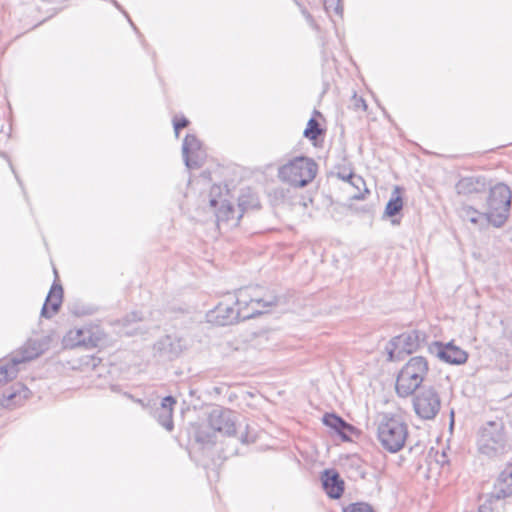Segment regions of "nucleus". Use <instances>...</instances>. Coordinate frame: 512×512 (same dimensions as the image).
Masks as SVG:
<instances>
[{
    "label": "nucleus",
    "mask_w": 512,
    "mask_h": 512,
    "mask_svg": "<svg viewBox=\"0 0 512 512\" xmlns=\"http://www.w3.org/2000/svg\"><path fill=\"white\" fill-rule=\"evenodd\" d=\"M350 107L355 111L365 112L368 108L366 101L363 97L358 96L356 93L353 94L350 100Z\"/></svg>",
    "instance_id": "obj_27"
},
{
    "label": "nucleus",
    "mask_w": 512,
    "mask_h": 512,
    "mask_svg": "<svg viewBox=\"0 0 512 512\" xmlns=\"http://www.w3.org/2000/svg\"><path fill=\"white\" fill-rule=\"evenodd\" d=\"M512 206V190L504 182L491 186L482 215L495 228L503 227L509 219Z\"/></svg>",
    "instance_id": "obj_1"
},
{
    "label": "nucleus",
    "mask_w": 512,
    "mask_h": 512,
    "mask_svg": "<svg viewBox=\"0 0 512 512\" xmlns=\"http://www.w3.org/2000/svg\"><path fill=\"white\" fill-rule=\"evenodd\" d=\"M460 216L462 219L467 220L473 224H478L481 218L485 219V217L482 215V212H479L469 205H464L460 208Z\"/></svg>",
    "instance_id": "obj_23"
},
{
    "label": "nucleus",
    "mask_w": 512,
    "mask_h": 512,
    "mask_svg": "<svg viewBox=\"0 0 512 512\" xmlns=\"http://www.w3.org/2000/svg\"><path fill=\"white\" fill-rule=\"evenodd\" d=\"M413 395L415 413L424 420L434 419L441 408L440 396L436 389L432 386H423Z\"/></svg>",
    "instance_id": "obj_7"
},
{
    "label": "nucleus",
    "mask_w": 512,
    "mask_h": 512,
    "mask_svg": "<svg viewBox=\"0 0 512 512\" xmlns=\"http://www.w3.org/2000/svg\"><path fill=\"white\" fill-rule=\"evenodd\" d=\"M489 427L482 429L478 439V449L481 454L495 457L503 453L505 448L504 434L501 429H496V424L488 423Z\"/></svg>",
    "instance_id": "obj_9"
},
{
    "label": "nucleus",
    "mask_w": 512,
    "mask_h": 512,
    "mask_svg": "<svg viewBox=\"0 0 512 512\" xmlns=\"http://www.w3.org/2000/svg\"><path fill=\"white\" fill-rule=\"evenodd\" d=\"M408 437V425L398 416L383 415L377 428L381 446L390 453L400 451Z\"/></svg>",
    "instance_id": "obj_4"
},
{
    "label": "nucleus",
    "mask_w": 512,
    "mask_h": 512,
    "mask_svg": "<svg viewBox=\"0 0 512 512\" xmlns=\"http://www.w3.org/2000/svg\"><path fill=\"white\" fill-rule=\"evenodd\" d=\"M189 125V120L184 116H175L173 118V126L175 135L178 138L181 129L186 128Z\"/></svg>",
    "instance_id": "obj_29"
},
{
    "label": "nucleus",
    "mask_w": 512,
    "mask_h": 512,
    "mask_svg": "<svg viewBox=\"0 0 512 512\" xmlns=\"http://www.w3.org/2000/svg\"><path fill=\"white\" fill-rule=\"evenodd\" d=\"M27 393H28V390L24 389L23 390V395H21V394H18V395L17 394H11V395H9L8 398H7L6 406H10L9 401L14 399V398H17V397L19 399L17 403L20 404L22 402V400H24L27 397Z\"/></svg>",
    "instance_id": "obj_31"
},
{
    "label": "nucleus",
    "mask_w": 512,
    "mask_h": 512,
    "mask_svg": "<svg viewBox=\"0 0 512 512\" xmlns=\"http://www.w3.org/2000/svg\"><path fill=\"white\" fill-rule=\"evenodd\" d=\"M183 153L186 165L189 168L199 167L205 158V152L202 149L201 143L194 135H187L185 137Z\"/></svg>",
    "instance_id": "obj_13"
},
{
    "label": "nucleus",
    "mask_w": 512,
    "mask_h": 512,
    "mask_svg": "<svg viewBox=\"0 0 512 512\" xmlns=\"http://www.w3.org/2000/svg\"><path fill=\"white\" fill-rule=\"evenodd\" d=\"M302 12H303L304 16H306V18H311L310 13L306 9H304Z\"/></svg>",
    "instance_id": "obj_37"
},
{
    "label": "nucleus",
    "mask_w": 512,
    "mask_h": 512,
    "mask_svg": "<svg viewBox=\"0 0 512 512\" xmlns=\"http://www.w3.org/2000/svg\"><path fill=\"white\" fill-rule=\"evenodd\" d=\"M429 349L432 353H436V355L441 360L449 364H464L468 359V353L460 347L455 346L453 342L443 344L441 342L435 341L432 343Z\"/></svg>",
    "instance_id": "obj_10"
},
{
    "label": "nucleus",
    "mask_w": 512,
    "mask_h": 512,
    "mask_svg": "<svg viewBox=\"0 0 512 512\" xmlns=\"http://www.w3.org/2000/svg\"><path fill=\"white\" fill-rule=\"evenodd\" d=\"M231 454H232V455H238V454H239L238 449H234V450L232 451V453H231Z\"/></svg>",
    "instance_id": "obj_38"
},
{
    "label": "nucleus",
    "mask_w": 512,
    "mask_h": 512,
    "mask_svg": "<svg viewBox=\"0 0 512 512\" xmlns=\"http://www.w3.org/2000/svg\"><path fill=\"white\" fill-rule=\"evenodd\" d=\"M352 186L357 189V192L354 193L351 198L355 200H363L365 198V194L369 193V190L366 188L364 179L354 174V176H350V182Z\"/></svg>",
    "instance_id": "obj_22"
},
{
    "label": "nucleus",
    "mask_w": 512,
    "mask_h": 512,
    "mask_svg": "<svg viewBox=\"0 0 512 512\" xmlns=\"http://www.w3.org/2000/svg\"><path fill=\"white\" fill-rule=\"evenodd\" d=\"M336 11H337V12H339V11L341 12V11H342V7L337 6V7H336Z\"/></svg>",
    "instance_id": "obj_39"
},
{
    "label": "nucleus",
    "mask_w": 512,
    "mask_h": 512,
    "mask_svg": "<svg viewBox=\"0 0 512 512\" xmlns=\"http://www.w3.org/2000/svg\"><path fill=\"white\" fill-rule=\"evenodd\" d=\"M244 212L240 208L235 210L231 204L226 203V223L232 222V226H237Z\"/></svg>",
    "instance_id": "obj_25"
},
{
    "label": "nucleus",
    "mask_w": 512,
    "mask_h": 512,
    "mask_svg": "<svg viewBox=\"0 0 512 512\" xmlns=\"http://www.w3.org/2000/svg\"><path fill=\"white\" fill-rule=\"evenodd\" d=\"M176 404V399L172 396L165 397L161 402V407L164 409V412H174V406Z\"/></svg>",
    "instance_id": "obj_30"
},
{
    "label": "nucleus",
    "mask_w": 512,
    "mask_h": 512,
    "mask_svg": "<svg viewBox=\"0 0 512 512\" xmlns=\"http://www.w3.org/2000/svg\"><path fill=\"white\" fill-rule=\"evenodd\" d=\"M343 512H374L370 504L366 502H356L349 504L343 509Z\"/></svg>",
    "instance_id": "obj_26"
},
{
    "label": "nucleus",
    "mask_w": 512,
    "mask_h": 512,
    "mask_svg": "<svg viewBox=\"0 0 512 512\" xmlns=\"http://www.w3.org/2000/svg\"><path fill=\"white\" fill-rule=\"evenodd\" d=\"M66 345L69 347H96L100 341L97 331L90 327L74 328L69 330L65 337Z\"/></svg>",
    "instance_id": "obj_11"
},
{
    "label": "nucleus",
    "mask_w": 512,
    "mask_h": 512,
    "mask_svg": "<svg viewBox=\"0 0 512 512\" xmlns=\"http://www.w3.org/2000/svg\"><path fill=\"white\" fill-rule=\"evenodd\" d=\"M226 436L229 438L226 447L235 446L237 442L247 444L255 441V436H251L248 432V424L237 422L230 417L226 418Z\"/></svg>",
    "instance_id": "obj_12"
},
{
    "label": "nucleus",
    "mask_w": 512,
    "mask_h": 512,
    "mask_svg": "<svg viewBox=\"0 0 512 512\" xmlns=\"http://www.w3.org/2000/svg\"><path fill=\"white\" fill-rule=\"evenodd\" d=\"M322 420L323 424L336 432L343 441H349V434L355 433L357 430L353 425L335 413H326Z\"/></svg>",
    "instance_id": "obj_15"
},
{
    "label": "nucleus",
    "mask_w": 512,
    "mask_h": 512,
    "mask_svg": "<svg viewBox=\"0 0 512 512\" xmlns=\"http://www.w3.org/2000/svg\"><path fill=\"white\" fill-rule=\"evenodd\" d=\"M63 302V289L60 285H52L42 308V315L52 317L55 315Z\"/></svg>",
    "instance_id": "obj_17"
},
{
    "label": "nucleus",
    "mask_w": 512,
    "mask_h": 512,
    "mask_svg": "<svg viewBox=\"0 0 512 512\" xmlns=\"http://www.w3.org/2000/svg\"><path fill=\"white\" fill-rule=\"evenodd\" d=\"M429 371L428 361L422 356L412 357L400 370L396 379V393L399 397L406 398L413 395L418 389Z\"/></svg>",
    "instance_id": "obj_2"
},
{
    "label": "nucleus",
    "mask_w": 512,
    "mask_h": 512,
    "mask_svg": "<svg viewBox=\"0 0 512 512\" xmlns=\"http://www.w3.org/2000/svg\"><path fill=\"white\" fill-rule=\"evenodd\" d=\"M44 351L42 344L36 341H28L15 354L10 362L0 365V385L14 379L18 373L17 366L21 363L37 358Z\"/></svg>",
    "instance_id": "obj_6"
},
{
    "label": "nucleus",
    "mask_w": 512,
    "mask_h": 512,
    "mask_svg": "<svg viewBox=\"0 0 512 512\" xmlns=\"http://www.w3.org/2000/svg\"><path fill=\"white\" fill-rule=\"evenodd\" d=\"M212 193H215V194L220 196L221 195L220 187H218V186L217 187H213L212 188Z\"/></svg>",
    "instance_id": "obj_35"
},
{
    "label": "nucleus",
    "mask_w": 512,
    "mask_h": 512,
    "mask_svg": "<svg viewBox=\"0 0 512 512\" xmlns=\"http://www.w3.org/2000/svg\"><path fill=\"white\" fill-rule=\"evenodd\" d=\"M254 300L247 289H238L234 292H226V303H233L234 306L226 307V324L233 321L247 320L259 315V309L253 307Z\"/></svg>",
    "instance_id": "obj_5"
},
{
    "label": "nucleus",
    "mask_w": 512,
    "mask_h": 512,
    "mask_svg": "<svg viewBox=\"0 0 512 512\" xmlns=\"http://www.w3.org/2000/svg\"><path fill=\"white\" fill-rule=\"evenodd\" d=\"M260 207V200L256 192L249 187L241 190L238 197V208H240L241 212L257 210Z\"/></svg>",
    "instance_id": "obj_19"
},
{
    "label": "nucleus",
    "mask_w": 512,
    "mask_h": 512,
    "mask_svg": "<svg viewBox=\"0 0 512 512\" xmlns=\"http://www.w3.org/2000/svg\"><path fill=\"white\" fill-rule=\"evenodd\" d=\"M174 412H164V414L159 416V423L167 430L172 431L174 428L173 422Z\"/></svg>",
    "instance_id": "obj_28"
},
{
    "label": "nucleus",
    "mask_w": 512,
    "mask_h": 512,
    "mask_svg": "<svg viewBox=\"0 0 512 512\" xmlns=\"http://www.w3.org/2000/svg\"><path fill=\"white\" fill-rule=\"evenodd\" d=\"M427 334L421 330H410L398 336L393 337L386 350L388 351V359L395 360V351L401 349L407 354H411L422 347L426 343Z\"/></svg>",
    "instance_id": "obj_8"
},
{
    "label": "nucleus",
    "mask_w": 512,
    "mask_h": 512,
    "mask_svg": "<svg viewBox=\"0 0 512 512\" xmlns=\"http://www.w3.org/2000/svg\"><path fill=\"white\" fill-rule=\"evenodd\" d=\"M401 189L396 186L392 192V196L385 207V215L388 217L396 216L403 208V199L400 195Z\"/></svg>",
    "instance_id": "obj_20"
},
{
    "label": "nucleus",
    "mask_w": 512,
    "mask_h": 512,
    "mask_svg": "<svg viewBox=\"0 0 512 512\" xmlns=\"http://www.w3.org/2000/svg\"><path fill=\"white\" fill-rule=\"evenodd\" d=\"M455 189L459 195L482 193L486 190L485 178L480 176L463 177L456 183Z\"/></svg>",
    "instance_id": "obj_16"
},
{
    "label": "nucleus",
    "mask_w": 512,
    "mask_h": 512,
    "mask_svg": "<svg viewBox=\"0 0 512 512\" xmlns=\"http://www.w3.org/2000/svg\"><path fill=\"white\" fill-rule=\"evenodd\" d=\"M343 466L347 477L351 480L364 479L366 476L365 466L358 456L348 457Z\"/></svg>",
    "instance_id": "obj_18"
},
{
    "label": "nucleus",
    "mask_w": 512,
    "mask_h": 512,
    "mask_svg": "<svg viewBox=\"0 0 512 512\" xmlns=\"http://www.w3.org/2000/svg\"><path fill=\"white\" fill-rule=\"evenodd\" d=\"M318 166L308 157L299 156L278 168L277 176L285 183L297 188H303L316 177Z\"/></svg>",
    "instance_id": "obj_3"
},
{
    "label": "nucleus",
    "mask_w": 512,
    "mask_h": 512,
    "mask_svg": "<svg viewBox=\"0 0 512 512\" xmlns=\"http://www.w3.org/2000/svg\"><path fill=\"white\" fill-rule=\"evenodd\" d=\"M217 204H218V201H217L215 198H211V199H210V206H211L212 208L216 207V206H217Z\"/></svg>",
    "instance_id": "obj_34"
},
{
    "label": "nucleus",
    "mask_w": 512,
    "mask_h": 512,
    "mask_svg": "<svg viewBox=\"0 0 512 512\" xmlns=\"http://www.w3.org/2000/svg\"><path fill=\"white\" fill-rule=\"evenodd\" d=\"M321 479L323 488L330 498L339 499L343 495L344 481L336 470H324Z\"/></svg>",
    "instance_id": "obj_14"
},
{
    "label": "nucleus",
    "mask_w": 512,
    "mask_h": 512,
    "mask_svg": "<svg viewBox=\"0 0 512 512\" xmlns=\"http://www.w3.org/2000/svg\"><path fill=\"white\" fill-rule=\"evenodd\" d=\"M302 12H303L304 16H306V18H311L310 13L306 9H304Z\"/></svg>",
    "instance_id": "obj_36"
},
{
    "label": "nucleus",
    "mask_w": 512,
    "mask_h": 512,
    "mask_svg": "<svg viewBox=\"0 0 512 512\" xmlns=\"http://www.w3.org/2000/svg\"><path fill=\"white\" fill-rule=\"evenodd\" d=\"M437 463L443 466L448 462L447 455L443 452L439 457L436 459Z\"/></svg>",
    "instance_id": "obj_33"
},
{
    "label": "nucleus",
    "mask_w": 512,
    "mask_h": 512,
    "mask_svg": "<svg viewBox=\"0 0 512 512\" xmlns=\"http://www.w3.org/2000/svg\"><path fill=\"white\" fill-rule=\"evenodd\" d=\"M350 176H354L352 171L347 172L346 169L337 172V177L343 181L350 182Z\"/></svg>",
    "instance_id": "obj_32"
},
{
    "label": "nucleus",
    "mask_w": 512,
    "mask_h": 512,
    "mask_svg": "<svg viewBox=\"0 0 512 512\" xmlns=\"http://www.w3.org/2000/svg\"><path fill=\"white\" fill-rule=\"evenodd\" d=\"M323 132L318 121L315 118H310L304 130V137L309 140H316Z\"/></svg>",
    "instance_id": "obj_24"
},
{
    "label": "nucleus",
    "mask_w": 512,
    "mask_h": 512,
    "mask_svg": "<svg viewBox=\"0 0 512 512\" xmlns=\"http://www.w3.org/2000/svg\"><path fill=\"white\" fill-rule=\"evenodd\" d=\"M279 298L275 295H268L263 298H255L254 300V309L260 310L259 315L263 313H267L270 311L272 307H275L278 305Z\"/></svg>",
    "instance_id": "obj_21"
}]
</instances>
